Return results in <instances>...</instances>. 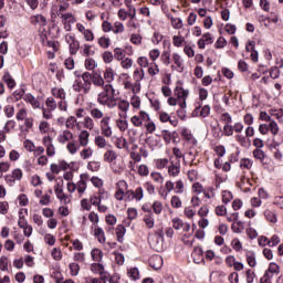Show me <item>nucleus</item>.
I'll return each instance as SVG.
<instances>
[{
	"mask_svg": "<svg viewBox=\"0 0 283 283\" xmlns=\"http://www.w3.org/2000/svg\"><path fill=\"white\" fill-rule=\"evenodd\" d=\"M82 81L84 94H90V91L92 90L93 73L84 72L82 74Z\"/></svg>",
	"mask_w": 283,
	"mask_h": 283,
	"instance_id": "1",
	"label": "nucleus"
},
{
	"mask_svg": "<svg viewBox=\"0 0 283 283\" xmlns=\"http://www.w3.org/2000/svg\"><path fill=\"white\" fill-rule=\"evenodd\" d=\"M191 255L195 264H205V251L201 247L195 248Z\"/></svg>",
	"mask_w": 283,
	"mask_h": 283,
	"instance_id": "2",
	"label": "nucleus"
},
{
	"mask_svg": "<svg viewBox=\"0 0 283 283\" xmlns=\"http://www.w3.org/2000/svg\"><path fill=\"white\" fill-rule=\"evenodd\" d=\"M193 116H201V118H207L209 114H211V106L205 105L202 108L200 106H197L195 111L192 112Z\"/></svg>",
	"mask_w": 283,
	"mask_h": 283,
	"instance_id": "3",
	"label": "nucleus"
},
{
	"mask_svg": "<svg viewBox=\"0 0 283 283\" xmlns=\"http://www.w3.org/2000/svg\"><path fill=\"white\" fill-rule=\"evenodd\" d=\"M43 145L46 147V155L52 157L54 154H56L54 149V144H52V137L45 136L43 138Z\"/></svg>",
	"mask_w": 283,
	"mask_h": 283,
	"instance_id": "4",
	"label": "nucleus"
},
{
	"mask_svg": "<svg viewBox=\"0 0 283 283\" xmlns=\"http://www.w3.org/2000/svg\"><path fill=\"white\" fill-rule=\"evenodd\" d=\"M181 136H182V138H185V140H187V143H192L193 145H198V139H196V137H193L190 129L182 128Z\"/></svg>",
	"mask_w": 283,
	"mask_h": 283,
	"instance_id": "5",
	"label": "nucleus"
},
{
	"mask_svg": "<svg viewBox=\"0 0 283 283\" xmlns=\"http://www.w3.org/2000/svg\"><path fill=\"white\" fill-rule=\"evenodd\" d=\"M23 101H25V103H30V105H32L34 109H39L41 107V103H39V99H36V97H34V95L30 93L23 96Z\"/></svg>",
	"mask_w": 283,
	"mask_h": 283,
	"instance_id": "6",
	"label": "nucleus"
},
{
	"mask_svg": "<svg viewBox=\"0 0 283 283\" xmlns=\"http://www.w3.org/2000/svg\"><path fill=\"white\" fill-rule=\"evenodd\" d=\"M25 96V88H20L13 92L11 96L7 98V101H12L13 103H17V101H21Z\"/></svg>",
	"mask_w": 283,
	"mask_h": 283,
	"instance_id": "7",
	"label": "nucleus"
},
{
	"mask_svg": "<svg viewBox=\"0 0 283 283\" xmlns=\"http://www.w3.org/2000/svg\"><path fill=\"white\" fill-rule=\"evenodd\" d=\"M175 94L177 98H182V101H187V97L189 96V90H185L182 86H176Z\"/></svg>",
	"mask_w": 283,
	"mask_h": 283,
	"instance_id": "8",
	"label": "nucleus"
},
{
	"mask_svg": "<svg viewBox=\"0 0 283 283\" xmlns=\"http://www.w3.org/2000/svg\"><path fill=\"white\" fill-rule=\"evenodd\" d=\"M83 178L87 179L88 178L87 174H82L81 175V179L77 182L78 193H85V190L87 189V182Z\"/></svg>",
	"mask_w": 283,
	"mask_h": 283,
	"instance_id": "9",
	"label": "nucleus"
},
{
	"mask_svg": "<svg viewBox=\"0 0 283 283\" xmlns=\"http://www.w3.org/2000/svg\"><path fill=\"white\" fill-rule=\"evenodd\" d=\"M247 262L249 266L254 269V266H258V261L255 260V252L254 251H248L245 253Z\"/></svg>",
	"mask_w": 283,
	"mask_h": 283,
	"instance_id": "10",
	"label": "nucleus"
},
{
	"mask_svg": "<svg viewBox=\"0 0 283 283\" xmlns=\"http://www.w3.org/2000/svg\"><path fill=\"white\" fill-rule=\"evenodd\" d=\"M125 233H127V229L123 224H118L116 227V238L117 242L123 243V238H125Z\"/></svg>",
	"mask_w": 283,
	"mask_h": 283,
	"instance_id": "11",
	"label": "nucleus"
},
{
	"mask_svg": "<svg viewBox=\"0 0 283 283\" xmlns=\"http://www.w3.org/2000/svg\"><path fill=\"white\" fill-rule=\"evenodd\" d=\"M172 59H174L175 64L178 67L177 72H179V73L185 72V65L182 64V57H180V54L174 53Z\"/></svg>",
	"mask_w": 283,
	"mask_h": 283,
	"instance_id": "12",
	"label": "nucleus"
},
{
	"mask_svg": "<svg viewBox=\"0 0 283 283\" xmlns=\"http://www.w3.org/2000/svg\"><path fill=\"white\" fill-rule=\"evenodd\" d=\"M3 81L7 84V86L9 87V90H14V87H17V82L14 81L12 75H10L8 72L4 73Z\"/></svg>",
	"mask_w": 283,
	"mask_h": 283,
	"instance_id": "13",
	"label": "nucleus"
},
{
	"mask_svg": "<svg viewBox=\"0 0 283 283\" xmlns=\"http://www.w3.org/2000/svg\"><path fill=\"white\" fill-rule=\"evenodd\" d=\"M70 138H74V135L70 130H64L63 134L59 135L57 140L62 145H65Z\"/></svg>",
	"mask_w": 283,
	"mask_h": 283,
	"instance_id": "14",
	"label": "nucleus"
},
{
	"mask_svg": "<svg viewBox=\"0 0 283 283\" xmlns=\"http://www.w3.org/2000/svg\"><path fill=\"white\" fill-rule=\"evenodd\" d=\"M78 138H80V145H81L82 147H87V143H90V132H87V130H82V132L80 133Z\"/></svg>",
	"mask_w": 283,
	"mask_h": 283,
	"instance_id": "15",
	"label": "nucleus"
},
{
	"mask_svg": "<svg viewBox=\"0 0 283 283\" xmlns=\"http://www.w3.org/2000/svg\"><path fill=\"white\" fill-rule=\"evenodd\" d=\"M71 43L69 45L70 48V54L74 55L76 52H78V49L81 48V43L76 40L70 36Z\"/></svg>",
	"mask_w": 283,
	"mask_h": 283,
	"instance_id": "16",
	"label": "nucleus"
},
{
	"mask_svg": "<svg viewBox=\"0 0 283 283\" xmlns=\"http://www.w3.org/2000/svg\"><path fill=\"white\" fill-rule=\"evenodd\" d=\"M92 83L97 87H103V85H105V80H103V76H101V74L93 72Z\"/></svg>",
	"mask_w": 283,
	"mask_h": 283,
	"instance_id": "17",
	"label": "nucleus"
},
{
	"mask_svg": "<svg viewBox=\"0 0 283 283\" xmlns=\"http://www.w3.org/2000/svg\"><path fill=\"white\" fill-rule=\"evenodd\" d=\"M91 258L93 262H101L103 260V251L101 249H93L91 251Z\"/></svg>",
	"mask_w": 283,
	"mask_h": 283,
	"instance_id": "18",
	"label": "nucleus"
},
{
	"mask_svg": "<svg viewBox=\"0 0 283 283\" xmlns=\"http://www.w3.org/2000/svg\"><path fill=\"white\" fill-rule=\"evenodd\" d=\"M249 45H251V60L253 63H258L260 53L255 50V41H249Z\"/></svg>",
	"mask_w": 283,
	"mask_h": 283,
	"instance_id": "19",
	"label": "nucleus"
},
{
	"mask_svg": "<svg viewBox=\"0 0 283 283\" xmlns=\"http://www.w3.org/2000/svg\"><path fill=\"white\" fill-rule=\"evenodd\" d=\"M95 238H97V241L99 244H105V231L103 228H96L94 231Z\"/></svg>",
	"mask_w": 283,
	"mask_h": 283,
	"instance_id": "20",
	"label": "nucleus"
},
{
	"mask_svg": "<svg viewBox=\"0 0 283 283\" xmlns=\"http://www.w3.org/2000/svg\"><path fill=\"white\" fill-rule=\"evenodd\" d=\"M264 217H265V220H268L269 222H272V224H275V222H277V214H275L274 211L265 210Z\"/></svg>",
	"mask_w": 283,
	"mask_h": 283,
	"instance_id": "21",
	"label": "nucleus"
},
{
	"mask_svg": "<svg viewBox=\"0 0 283 283\" xmlns=\"http://www.w3.org/2000/svg\"><path fill=\"white\" fill-rule=\"evenodd\" d=\"M116 158H118V155L116 154V151L114 150H107L104 154V160L105 163H113L114 160H116Z\"/></svg>",
	"mask_w": 283,
	"mask_h": 283,
	"instance_id": "22",
	"label": "nucleus"
},
{
	"mask_svg": "<svg viewBox=\"0 0 283 283\" xmlns=\"http://www.w3.org/2000/svg\"><path fill=\"white\" fill-rule=\"evenodd\" d=\"M149 266H151V269H154L155 271H158V269L163 266V258L155 256V260L149 261Z\"/></svg>",
	"mask_w": 283,
	"mask_h": 283,
	"instance_id": "23",
	"label": "nucleus"
},
{
	"mask_svg": "<svg viewBox=\"0 0 283 283\" xmlns=\"http://www.w3.org/2000/svg\"><path fill=\"white\" fill-rule=\"evenodd\" d=\"M253 156L256 160L264 163V158H266V153H264V150H262V148H255L253 150Z\"/></svg>",
	"mask_w": 283,
	"mask_h": 283,
	"instance_id": "24",
	"label": "nucleus"
},
{
	"mask_svg": "<svg viewBox=\"0 0 283 283\" xmlns=\"http://www.w3.org/2000/svg\"><path fill=\"white\" fill-rule=\"evenodd\" d=\"M174 134H176V132H169L168 129H164L161 130V136L166 143V145H169V143H171L172 138H174Z\"/></svg>",
	"mask_w": 283,
	"mask_h": 283,
	"instance_id": "25",
	"label": "nucleus"
},
{
	"mask_svg": "<svg viewBox=\"0 0 283 283\" xmlns=\"http://www.w3.org/2000/svg\"><path fill=\"white\" fill-rule=\"evenodd\" d=\"M105 270V265L103 263H92L91 264V271L92 273L99 274L103 273Z\"/></svg>",
	"mask_w": 283,
	"mask_h": 283,
	"instance_id": "26",
	"label": "nucleus"
},
{
	"mask_svg": "<svg viewBox=\"0 0 283 283\" xmlns=\"http://www.w3.org/2000/svg\"><path fill=\"white\" fill-rule=\"evenodd\" d=\"M144 222L148 229H154V224H155L154 213L145 214Z\"/></svg>",
	"mask_w": 283,
	"mask_h": 283,
	"instance_id": "27",
	"label": "nucleus"
},
{
	"mask_svg": "<svg viewBox=\"0 0 283 283\" xmlns=\"http://www.w3.org/2000/svg\"><path fill=\"white\" fill-rule=\"evenodd\" d=\"M139 275L140 271H138V268H130L128 270V277H130V280H133L134 282H136V280H140Z\"/></svg>",
	"mask_w": 283,
	"mask_h": 283,
	"instance_id": "28",
	"label": "nucleus"
},
{
	"mask_svg": "<svg viewBox=\"0 0 283 283\" xmlns=\"http://www.w3.org/2000/svg\"><path fill=\"white\" fill-rule=\"evenodd\" d=\"M233 200V193L229 190H223L222 191V203L223 205H229Z\"/></svg>",
	"mask_w": 283,
	"mask_h": 283,
	"instance_id": "29",
	"label": "nucleus"
},
{
	"mask_svg": "<svg viewBox=\"0 0 283 283\" xmlns=\"http://www.w3.org/2000/svg\"><path fill=\"white\" fill-rule=\"evenodd\" d=\"M269 132L273 134V136H277V132H280V127L277 126V122L271 120L270 124L268 125Z\"/></svg>",
	"mask_w": 283,
	"mask_h": 283,
	"instance_id": "30",
	"label": "nucleus"
},
{
	"mask_svg": "<svg viewBox=\"0 0 283 283\" xmlns=\"http://www.w3.org/2000/svg\"><path fill=\"white\" fill-rule=\"evenodd\" d=\"M169 176H172L176 178L180 174V166H176L174 163H171V166L168 168Z\"/></svg>",
	"mask_w": 283,
	"mask_h": 283,
	"instance_id": "31",
	"label": "nucleus"
},
{
	"mask_svg": "<svg viewBox=\"0 0 283 283\" xmlns=\"http://www.w3.org/2000/svg\"><path fill=\"white\" fill-rule=\"evenodd\" d=\"M104 78L107 83H112V81H114V70L112 67H107L105 70Z\"/></svg>",
	"mask_w": 283,
	"mask_h": 283,
	"instance_id": "32",
	"label": "nucleus"
},
{
	"mask_svg": "<svg viewBox=\"0 0 283 283\" xmlns=\"http://www.w3.org/2000/svg\"><path fill=\"white\" fill-rule=\"evenodd\" d=\"M95 145H97V147H99V149H104V147H107V140L103 136H96Z\"/></svg>",
	"mask_w": 283,
	"mask_h": 283,
	"instance_id": "33",
	"label": "nucleus"
},
{
	"mask_svg": "<svg viewBox=\"0 0 283 283\" xmlns=\"http://www.w3.org/2000/svg\"><path fill=\"white\" fill-rule=\"evenodd\" d=\"M268 271H270L272 275H280V265H277V263L275 262H271L268 268Z\"/></svg>",
	"mask_w": 283,
	"mask_h": 283,
	"instance_id": "34",
	"label": "nucleus"
},
{
	"mask_svg": "<svg viewBox=\"0 0 283 283\" xmlns=\"http://www.w3.org/2000/svg\"><path fill=\"white\" fill-rule=\"evenodd\" d=\"M97 65L96 61L92 57L85 60L86 70H96Z\"/></svg>",
	"mask_w": 283,
	"mask_h": 283,
	"instance_id": "35",
	"label": "nucleus"
},
{
	"mask_svg": "<svg viewBox=\"0 0 283 283\" xmlns=\"http://www.w3.org/2000/svg\"><path fill=\"white\" fill-rule=\"evenodd\" d=\"M171 25L175 28V30H180L182 28V19L180 18H170Z\"/></svg>",
	"mask_w": 283,
	"mask_h": 283,
	"instance_id": "36",
	"label": "nucleus"
},
{
	"mask_svg": "<svg viewBox=\"0 0 283 283\" xmlns=\"http://www.w3.org/2000/svg\"><path fill=\"white\" fill-rule=\"evenodd\" d=\"M241 169H251L253 167V161L249 158H243L240 161Z\"/></svg>",
	"mask_w": 283,
	"mask_h": 283,
	"instance_id": "37",
	"label": "nucleus"
},
{
	"mask_svg": "<svg viewBox=\"0 0 283 283\" xmlns=\"http://www.w3.org/2000/svg\"><path fill=\"white\" fill-rule=\"evenodd\" d=\"M161 61L164 65H169V63H171V53L169 51H164L161 53Z\"/></svg>",
	"mask_w": 283,
	"mask_h": 283,
	"instance_id": "38",
	"label": "nucleus"
},
{
	"mask_svg": "<svg viewBox=\"0 0 283 283\" xmlns=\"http://www.w3.org/2000/svg\"><path fill=\"white\" fill-rule=\"evenodd\" d=\"M184 42H185V38L180 35L172 36V45H175V48H182Z\"/></svg>",
	"mask_w": 283,
	"mask_h": 283,
	"instance_id": "39",
	"label": "nucleus"
},
{
	"mask_svg": "<svg viewBox=\"0 0 283 283\" xmlns=\"http://www.w3.org/2000/svg\"><path fill=\"white\" fill-rule=\"evenodd\" d=\"M69 269L71 271V275L74 277H76V275H78V271H81L78 263H70Z\"/></svg>",
	"mask_w": 283,
	"mask_h": 283,
	"instance_id": "40",
	"label": "nucleus"
},
{
	"mask_svg": "<svg viewBox=\"0 0 283 283\" xmlns=\"http://www.w3.org/2000/svg\"><path fill=\"white\" fill-rule=\"evenodd\" d=\"M20 207H28L30 205V200L28 199V196L25 193H21L18 197Z\"/></svg>",
	"mask_w": 283,
	"mask_h": 283,
	"instance_id": "41",
	"label": "nucleus"
},
{
	"mask_svg": "<svg viewBox=\"0 0 283 283\" xmlns=\"http://www.w3.org/2000/svg\"><path fill=\"white\" fill-rule=\"evenodd\" d=\"M214 48L217 50H222L223 48H227V39H224L223 36H220L214 43Z\"/></svg>",
	"mask_w": 283,
	"mask_h": 283,
	"instance_id": "42",
	"label": "nucleus"
},
{
	"mask_svg": "<svg viewBox=\"0 0 283 283\" xmlns=\"http://www.w3.org/2000/svg\"><path fill=\"white\" fill-rule=\"evenodd\" d=\"M184 221L180 218H174L172 219V229H176V231H180L184 227Z\"/></svg>",
	"mask_w": 283,
	"mask_h": 283,
	"instance_id": "43",
	"label": "nucleus"
},
{
	"mask_svg": "<svg viewBox=\"0 0 283 283\" xmlns=\"http://www.w3.org/2000/svg\"><path fill=\"white\" fill-rule=\"evenodd\" d=\"M111 40L109 38L102 36L98 39V45L103 48V50H107L109 48Z\"/></svg>",
	"mask_w": 283,
	"mask_h": 283,
	"instance_id": "44",
	"label": "nucleus"
},
{
	"mask_svg": "<svg viewBox=\"0 0 283 283\" xmlns=\"http://www.w3.org/2000/svg\"><path fill=\"white\" fill-rule=\"evenodd\" d=\"M153 210H154V213H156V216H160V213H163V202L155 201L153 203Z\"/></svg>",
	"mask_w": 283,
	"mask_h": 283,
	"instance_id": "45",
	"label": "nucleus"
},
{
	"mask_svg": "<svg viewBox=\"0 0 283 283\" xmlns=\"http://www.w3.org/2000/svg\"><path fill=\"white\" fill-rule=\"evenodd\" d=\"M114 255H115L116 264H118L119 266H123V264H125V255L119 252H114Z\"/></svg>",
	"mask_w": 283,
	"mask_h": 283,
	"instance_id": "46",
	"label": "nucleus"
},
{
	"mask_svg": "<svg viewBox=\"0 0 283 283\" xmlns=\"http://www.w3.org/2000/svg\"><path fill=\"white\" fill-rule=\"evenodd\" d=\"M150 178H153V180H155V182H158L159 185H163V182H165V178L160 172H151Z\"/></svg>",
	"mask_w": 283,
	"mask_h": 283,
	"instance_id": "47",
	"label": "nucleus"
},
{
	"mask_svg": "<svg viewBox=\"0 0 283 283\" xmlns=\"http://www.w3.org/2000/svg\"><path fill=\"white\" fill-rule=\"evenodd\" d=\"M87 169L90 171H98V169H101V161H90L87 164Z\"/></svg>",
	"mask_w": 283,
	"mask_h": 283,
	"instance_id": "48",
	"label": "nucleus"
},
{
	"mask_svg": "<svg viewBox=\"0 0 283 283\" xmlns=\"http://www.w3.org/2000/svg\"><path fill=\"white\" fill-rule=\"evenodd\" d=\"M104 63H112L114 61V53L112 51H105L103 53Z\"/></svg>",
	"mask_w": 283,
	"mask_h": 283,
	"instance_id": "49",
	"label": "nucleus"
},
{
	"mask_svg": "<svg viewBox=\"0 0 283 283\" xmlns=\"http://www.w3.org/2000/svg\"><path fill=\"white\" fill-rule=\"evenodd\" d=\"M35 23H39V25H48V19L43 14H36L34 17Z\"/></svg>",
	"mask_w": 283,
	"mask_h": 283,
	"instance_id": "50",
	"label": "nucleus"
},
{
	"mask_svg": "<svg viewBox=\"0 0 283 283\" xmlns=\"http://www.w3.org/2000/svg\"><path fill=\"white\" fill-rule=\"evenodd\" d=\"M108 95L107 93H99L97 95V102L99 103V105H107V101H108Z\"/></svg>",
	"mask_w": 283,
	"mask_h": 283,
	"instance_id": "51",
	"label": "nucleus"
},
{
	"mask_svg": "<svg viewBox=\"0 0 283 283\" xmlns=\"http://www.w3.org/2000/svg\"><path fill=\"white\" fill-rule=\"evenodd\" d=\"M90 200L93 207H98L103 200V196L93 195L91 196Z\"/></svg>",
	"mask_w": 283,
	"mask_h": 283,
	"instance_id": "52",
	"label": "nucleus"
},
{
	"mask_svg": "<svg viewBox=\"0 0 283 283\" xmlns=\"http://www.w3.org/2000/svg\"><path fill=\"white\" fill-rule=\"evenodd\" d=\"M114 59H116V61H123V59H125V53H123V49L116 48L114 50Z\"/></svg>",
	"mask_w": 283,
	"mask_h": 283,
	"instance_id": "53",
	"label": "nucleus"
},
{
	"mask_svg": "<svg viewBox=\"0 0 283 283\" xmlns=\"http://www.w3.org/2000/svg\"><path fill=\"white\" fill-rule=\"evenodd\" d=\"M171 205L175 209H180L182 207V201L180 200V197L172 196L171 198Z\"/></svg>",
	"mask_w": 283,
	"mask_h": 283,
	"instance_id": "54",
	"label": "nucleus"
},
{
	"mask_svg": "<svg viewBox=\"0 0 283 283\" xmlns=\"http://www.w3.org/2000/svg\"><path fill=\"white\" fill-rule=\"evenodd\" d=\"M4 114L7 118H12V116H14V106L12 105L4 106Z\"/></svg>",
	"mask_w": 283,
	"mask_h": 283,
	"instance_id": "55",
	"label": "nucleus"
},
{
	"mask_svg": "<svg viewBox=\"0 0 283 283\" xmlns=\"http://www.w3.org/2000/svg\"><path fill=\"white\" fill-rule=\"evenodd\" d=\"M280 244V237L277 234H273L271 240L268 241V247H277Z\"/></svg>",
	"mask_w": 283,
	"mask_h": 283,
	"instance_id": "56",
	"label": "nucleus"
},
{
	"mask_svg": "<svg viewBox=\"0 0 283 283\" xmlns=\"http://www.w3.org/2000/svg\"><path fill=\"white\" fill-rule=\"evenodd\" d=\"M138 174H139V176H149V167H147V165H140L139 167H138Z\"/></svg>",
	"mask_w": 283,
	"mask_h": 283,
	"instance_id": "57",
	"label": "nucleus"
},
{
	"mask_svg": "<svg viewBox=\"0 0 283 283\" xmlns=\"http://www.w3.org/2000/svg\"><path fill=\"white\" fill-rule=\"evenodd\" d=\"M101 130L103 136H105L106 138H111L112 136V127L111 126H101Z\"/></svg>",
	"mask_w": 283,
	"mask_h": 283,
	"instance_id": "58",
	"label": "nucleus"
},
{
	"mask_svg": "<svg viewBox=\"0 0 283 283\" xmlns=\"http://www.w3.org/2000/svg\"><path fill=\"white\" fill-rule=\"evenodd\" d=\"M0 270L8 271V256L3 255L0 259Z\"/></svg>",
	"mask_w": 283,
	"mask_h": 283,
	"instance_id": "59",
	"label": "nucleus"
},
{
	"mask_svg": "<svg viewBox=\"0 0 283 283\" xmlns=\"http://www.w3.org/2000/svg\"><path fill=\"white\" fill-rule=\"evenodd\" d=\"M255 280V272L253 270L249 269L247 270V283H253Z\"/></svg>",
	"mask_w": 283,
	"mask_h": 283,
	"instance_id": "60",
	"label": "nucleus"
},
{
	"mask_svg": "<svg viewBox=\"0 0 283 283\" xmlns=\"http://www.w3.org/2000/svg\"><path fill=\"white\" fill-rule=\"evenodd\" d=\"M135 200L140 201L142 198H144L143 187L136 188L134 191Z\"/></svg>",
	"mask_w": 283,
	"mask_h": 283,
	"instance_id": "61",
	"label": "nucleus"
},
{
	"mask_svg": "<svg viewBox=\"0 0 283 283\" xmlns=\"http://www.w3.org/2000/svg\"><path fill=\"white\" fill-rule=\"evenodd\" d=\"M270 76L271 78H280V67L274 66L270 70Z\"/></svg>",
	"mask_w": 283,
	"mask_h": 283,
	"instance_id": "62",
	"label": "nucleus"
},
{
	"mask_svg": "<svg viewBox=\"0 0 283 283\" xmlns=\"http://www.w3.org/2000/svg\"><path fill=\"white\" fill-rule=\"evenodd\" d=\"M216 214L217 216H227V207L226 206H217L216 207Z\"/></svg>",
	"mask_w": 283,
	"mask_h": 283,
	"instance_id": "63",
	"label": "nucleus"
},
{
	"mask_svg": "<svg viewBox=\"0 0 283 283\" xmlns=\"http://www.w3.org/2000/svg\"><path fill=\"white\" fill-rule=\"evenodd\" d=\"M232 249H234V251H240L242 249V242L239 241V239H234L232 242Z\"/></svg>",
	"mask_w": 283,
	"mask_h": 283,
	"instance_id": "64",
	"label": "nucleus"
}]
</instances>
